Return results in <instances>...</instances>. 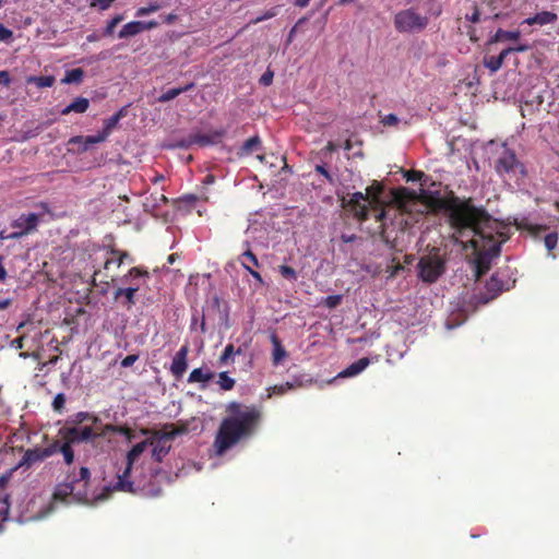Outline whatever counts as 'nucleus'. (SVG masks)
I'll return each instance as SVG.
<instances>
[{"instance_id": "nucleus-18", "label": "nucleus", "mask_w": 559, "mask_h": 559, "mask_svg": "<svg viewBox=\"0 0 559 559\" xmlns=\"http://www.w3.org/2000/svg\"><path fill=\"white\" fill-rule=\"evenodd\" d=\"M148 272L140 266H133L129 270L127 274H124L122 277H120V282L122 284L130 285H140L141 286V278H147Z\"/></svg>"}, {"instance_id": "nucleus-14", "label": "nucleus", "mask_w": 559, "mask_h": 559, "mask_svg": "<svg viewBox=\"0 0 559 559\" xmlns=\"http://www.w3.org/2000/svg\"><path fill=\"white\" fill-rule=\"evenodd\" d=\"M51 455V451L48 448L40 449V448H34V449H27L21 461L19 462L17 467H25L29 468L34 464L44 461L46 457Z\"/></svg>"}, {"instance_id": "nucleus-39", "label": "nucleus", "mask_w": 559, "mask_h": 559, "mask_svg": "<svg viewBox=\"0 0 559 559\" xmlns=\"http://www.w3.org/2000/svg\"><path fill=\"white\" fill-rule=\"evenodd\" d=\"M236 381L228 376L226 371L219 372L217 384L224 391L234 389Z\"/></svg>"}, {"instance_id": "nucleus-6", "label": "nucleus", "mask_w": 559, "mask_h": 559, "mask_svg": "<svg viewBox=\"0 0 559 559\" xmlns=\"http://www.w3.org/2000/svg\"><path fill=\"white\" fill-rule=\"evenodd\" d=\"M133 464H129V462L126 461L124 468L122 471H118L117 473V481L114 486L115 489L130 492V493H136L141 491L144 496L147 497H158L162 493L160 487H145L142 486L140 483H136L134 480H131V471H132Z\"/></svg>"}, {"instance_id": "nucleus-64", "label": "nucleus", "mask_w": 559, "mask_h": 559, "mask_svg": "<svg viewBox=\"0 0 559 559\" xmlns=\"http://www.w3.org/2000/svg\"><path fill=\"white\" fill-rule=\"evenodd\" d=\"M177 14L169 13L163 17V22L169 25L173 24L177 20Z\"/></svg>"}, {"instance_id": "nucleus-29", "label": "nucleus", "mask_w": 559, "mask_h": 559, "mask_svg": "<svg viewBox=\"0 0 559 559\" xmlns=\"http://www.w3.org/2000/svg\"><path fill=\"white\" fill-rule=\"evenodd\" d=\"M194 87V83H189L182 87H175V88H170L168 90L167 92L163 93L159 97H158V102L159 103H167L174 98H176L177 96H179L180 94L185 93V92H188L190 90H192Z\"/></svg>"}, {"instance_id": "nucleus-23", "label": "nucleus", "mask_w": 559, "mask_h": 559, "mask_svg": "<svg viewBox=\"0 0 559 559\" xmlns=\"http://www.w3.org/2000/svg\"><path fill=\"white\" fill-rule=\"evenodd\" d=\"M520 31H506L498 28L495 35L489 39V44L502 43V41H518L520 39Z\"/></svg>"}, {"instance_id": "nucleus-1", "label": "nucleus", "mask_w": 559, "mask_h": 559, "mask_svg": "<svg viewBox=\"0 0 559 559\" xmlns=\"http://www.w3.org/2000/svg\"><path fill=\"white\" fill-rule=\"evenodd\" d=\"M427 204L433 212L443 211L447 214L448 223L453 229L456 240L472 236L468 242L471 247L477 249L480 245L476 237L481 240L492 239L486 229L491 228L495 221L483 206H476L472 198L462 199L451 191L443 198H429Z\"/></svg>"}, {"instance_id": "nucleus-9", "label": "nucleus", "mask_w": 559, "mask_h": 559, "mask_svg": "<svg viewBox=\"0 0 559 559\" xmlns=\"http://www.w3.org/2000/svg\"><path fill=\"white\" fill-rule=\"evenodd\" d=\"M39 224V215L35 213L22 214L16 219L11 223V227L15 230L13 231V237L22 238L25 235H28L37 229Z\"/></svg>"}, {"instance_id": "nucleus-4", "label": "nucleus", "mask_w": 559, "mask_h": 559, "mask_svg": "<svg viewBox=\"0 0 559 559\" xmlns=\"http://www.w3.org/2000/svg\"><path fill=\"white\" fill-rule=\"evenodd\" d=\"M186 432L187 427L185 425L176 426L175 424H166L162 429L152 431V436L147 440L148 445L153 447L152 456L154 460L162 462L171 449V441L177 436Z\"/></svg>"}, {"instance_id": "nucleus-7", "label": "nucleus", "mask_w": 559, "mask_h": 559, "mask_svg": "<svg viewBox=\"0 0 559 559\" xmlns=\"http://www.w3.org/2000/svg\"><path fill=\"white\" fill-rule=\"evenodd\" d=\"M428 25V17L414 9H405L394 16V26L400 33H419Z\"/></svg>"}, {"instance_id": "nucleus-38", "label": "nucleus", "mask_w": 559, "mask_h": 559, "mask_svg": "<svg viewBox=\"0 0 559 559\" xmlns=\"http://www.w3.org/2000/svg\"><path fill=\"white\" fill-rule=\"evenodd\" d=\"M167 203H168V199L165 194L155 193V194H151L146 199V202L144 203V205L151 206L153 210H155L156 207H159L162 204H167Z\"/></svg>"}, {"instance_id": "nucleus-3", "label": "nucleus", "mask_w": 559, "mask_h": 559, "mask_svg": "<svg viewBox=\"0 0 559 559\" xmlns=\"http://www.w3.org/2000/svg\"><path fill=\"white\" fill-rule=\"evenodd\" d=\"M90 477V469L84 466L80 468V478H76L75 474H68L66 480L56 486L53 500L64 502L70 496H74L78 500H88Z\"/></svg>"}, {"instance_id": "nucleus-30", "label": "nucleus", "mask_w": 559, "mask_h": 559, "mask_svg": "<svg viewBox=\"0 0 559 559\" xmlns=\"http://www.w3.org/2000/svg\"><path fill=\"white\" fill-rule=\"evenodd\" d=\"M212 308L219 314V320L227 325L228 322V307L217 295L212 298Z\"/></svg>"}, {"instance_id": "nucleus-27", "label": "nucleus", "mask_w": 559, "mask_h": 559, "mask_svg": "<svg viewBox=\"0 0 559 559\" xmlns=\"http://www.w3.org/2000/svg\"><path fill=\"white\" fill-rule=\"evenodd\" d=\"M124 116V110L120 109L118 112L109 117L104 121L103 130L99 131L104 138L107 140V138L110 135L112 130L117 127L121 118Z\"/></svg>"}, {"instance_id": "nucleus-59", "label": "nucleus", "mask_w": 559, "mask_h": 559, "mask_svg": "<svg viewBox=\"0 0 559 559\" xmlns=\"http://www.w3.org/2000/svg\"><path fill=\"white\" fill-rule=\"evenodd\" d=\"M11 83V78L8 71L1 70L0 71V84L3 86H9Z\"/></svg>"}, {"instance_id": "nucleus-47", "label": "nucleus", "mask_w": 559, "mask_h": 559, "mask_svg": "<svg viewBox=\"0 0 559 559\" xmlns=\"http://www.w3.org/2000/svg\"><path fill=\"white\" fill-rule=\"evenodd\" d=\"M116 0H90L91 8H98L100 11L108 10Z\"/></svg>"}, {"instance_id": "nucleus-46", "label": "nucleus", "mask_w": 559, "mask_h": 559, "mask_svg": "<svg viewBox=\"0 0 559 559\" xmlns=\"http://www.w3.org/2000/svg\"><path fill=\"white\" fill-rule=\"evenodd\" d=\"M246 260L250 262V265H253L255 267L260 266L257 255L249 248L240 257V262H246Z\"/></svg>"}, {"instance_id": "nucleus-48", "label": "nucleus", "mask_w": 559, "mask_h": 559, "mask_svg": "<svg viewBox=\"0 0 559 559\" xmlns=\"http://www.w3.org/2000/svg\"><path fill=\"white\" fill-rule=\"evenodd\" d=\"M66 396L63 393H58L52 401V408L55 412L61 413L64 408Z\"/></svg>"}, {"instance_id": "nucleus-41", "label": "nucleus", "mask_w": 559, "mask_h": 559, "mask_svg": "<svg viewBox=\"0 0 559 559\" xmlns=\"http://www.w3.org/2000/svg\"><path fill=\"white\" fill-rule=\"evenodd\" d=\"M9 495L0 496V518L2 521H7L10 512Z\"/></svg>"}, {"instance_id": "nucleus-35", "label": "nucleus", "mask_w": 559, "mask_h": 559, "mask_svg": "<svg viewBox=\"0 0 559 559\" xmlns=\"http://www.w3.org/2000/svg\"><path fill=\"white\" fill-rule=\"evenodd\" d=\"M162 8H163V3L158 0H154V1H151L146 7H140L135 11V16L143 17V16H146L154 12L159 11Z\"/></svg>"}, {"instance_id": "nucleus-62", "label": "nucleus", "mask_w": 559, "mask_h": 559, "mask_svg": "<svg viewBox=\"0 0 559 559\" xmlns=\"http://www.w3.org/2000/svg\"><path fill=\"white\" fill-rule=\"evenodd\" d=\"M59 357L58 356H53L51 357L48 361H45V362H40L38 365V370H44L47 366H50V365H55L57 361H58Z\"/></svg>"}, {"instance_id": "nucleus-15", "label": "nucleus", "mask_w": 559, "mask_h": 559, "mask_svg": "<svg viewBox=\"0 0 559 559\" xmlns=\"http://www.w3.org/2000/svg\"><path fill=\"white\" fill-rule=\"evenodd\" d=\"M140 285H130L128 287H119L114 293V299L118 301L123 298L121 302L123 307L130 310L136 302L135 294L139 292Z\"/></svg>"}, {"instance_id": "nucleus-60", "label": "nucleus", "mask_w": 559, "mask_h": 559, "mask_svg": "<svg viewBox=\"0 0 559 559\" xmlns=\"http://www.w3.org/2000/svg\"><path fill=\"white\" fill-rule=\"evenodd\" d=\"M106 430L114 431V432H119V433H122V435H127V433L130 432V429L127 428V427H117V426H112V425H107L106 426Z\"/></svg>"}, {"instance_id": "nucleus-57", "label": "nucleus", "mask_w": 559, "mask_h": 559, "mask_svg": "<svg viewBox=\"0 0 559 559\" xmlns=\"http://www.w3.org/2000/svg\"><path fill=\"white\" fill-rule=\"evenodd\" d=\"M316 171L318 174L324 176L330 183L333 182V177L331 176V174L329 173V170L325 168L324 165H317L316 166Z\"/></svg>"}, {"instance_id": "nucleus-45", "label": "nucleus", "mask_w": 559, "mask_h": 559, "mask_svg": "<svg viewBox=\"0 0 559 559\" xmlns=\"http://www.w3.org/2000/svg\"><path fill=\"white\" fill-rule=\"evenodd\" d=\"M295 388H296V385L294 383L286 382L284 384L274 385L270 390H271V394L282 395V394H285L286 392H288L289 390H293Z\"/></svg>"}, {"instance_id": "nucleus-42", "label": "nucleus", "mask_w": 559, "mask_h": 559, "mask_svg": "<svg viewBox=\"0 0 559 559\" xmlns=\"http://www.w3.org/2000/svg\"><path fill=\"white\" fill-rule=\"evenodd\" d=\"M235 356V346L233 344H228L225 346L222 355L219 356V364L227 365L228 360Z\"/></svg>"}, {"instance_id": "nucleus-43", "label": "nucleus", "mask_w": 559, "mask_h": 559, "mask_svg": "<svg viewBox=\"0 0 559 559\" xmlns=\"http://www.w3.org/2000/svg\"><path fill=\"white\" fill-rule=\"evenodd\" d=\"M277 15V8H272L267 11H265L262 15L257 16L255 19H252L249 24H258L260 22H263L265 20L272 19Z\"/></svg>"}, {"instance_id": "nucleus-56", "label": "nucleus", "mask_w": 559, "mask_h": 559, "mask_svg": "<svg viewBox=\"0 0 559 559\" xmlns=\"http://www.w3.org/2000/svg\"><path fill=\"white\" fill-rule=\"evenodd\" d=\"M138 359H139V355H135V354L128 355L121 360V367H123V368L131 367Z\"/></svg>"}, {"instance_id": "nucleus-24", "label": "nucleus", "mask_w": 559, "mask_h": 559, "mask_svg": "<svg viewBox=\"0 0 559 559\" xmlns=\"http://www.w3.org/2000/svg\"><path fill=\"white\" fill-rule=\"evenodd\" d=\"M507 58L506 52L502 50L498 56H485L483 64L491 72L496 73L503 66L504 59Z\"/></svg>"}, {"instance_id": "nucleus-40", "label": "nucleus", "mask_w": 559, "mask_h": 559, "mask_svg": "<svg viewBox=\"0 0 559 559\" xmlns=\"http://www.w3.org/2000/svg\"><path fill=\"white\" fill-rule=\"evenodd\" d=\"M60 452L62 453V455L64 457V462L68 465L73 463V461H74V452H73V449H72V443H70L69 441L66 440L64 443L60 448Z\"/></svg>"}, {"instance_id": "nucleus-52", "label": "nucleus", "mask_w": 559, "mask_h": 559, "mask_svg": "<svg viewBox=\"0 0 559 559\" xmlns=\"http://www.w3.org/2000/svg\"><path fill=\"white\" fill-rule=\"evenodd\" d=\"M399 121H400V119L394 114H389L381 118V123L384 127H396Z\"/></svg>"}, {"instance_id": "nucleus-26", "label": "nucleus", "mask_w": 559, "mask_h": 559, "mask_svg": "<svg viewBox=\"0 0 559 559\" xmlns=\"http://www.w3.org/2000/svg\"><path fill=\"white\" fill-rule=\"evenodd\" d=\"M142 24L141 21H131L122 26V28L118 33V38L126 39L129 37H133L142 33Z\"/></svg>"}, {"instance_id": "nucleus-21", "label": "nucleus", "mask_w": 559, "mask_h": 559, "mask_svg": "<svg viewBox=\"0 0 559 559\" xmlns=\"http://www.w3.org/2000/svg\"><path fill=\"white\" fill-rule=\"evenodd\" d=\"M271 342L273 345L272 364L278 366L287 357V352L275 333L271 335Z\"/></svg>"}, {"instance_id": "nucleus-22", "label": "nucleus", "mask_w": 559, "mask_h": 559, "mask_svg": "<svg viewBox=\"0 0 559 559\" xmlns=\"http://www.w3.org/2000/svg\"><path fill=\"white\" fill-rule=\"evenodd\" d=\"M557 21V14L549 11H542L536 13L534 16L527 17L524 23L527 25H546Z\"/></svg>"}, {"instance_id": "nucleus-2", "label": "nucleus", "mask_w": 559, "mask_h": 559, "mask_svg": "<svg viewBox=\"0 0 559 559\" xmlns=\"http://www.w3.org/2000/svg\"><path fill=\"white\" fill-rule=\"evenodd\" d=\"M227 416L219 424L213 447L217 455L225 454L242 439L251 437L259 427L262 412L255 405L230 402L226 406Z\"/></svg>"}, {"instance_id": "nucleus-44", "label": "nucleus", "mask_w": 559, "mask_h": 559, "mask_svg": "<svg viewBox=\"0 0 559 559\" xmlns=\"http://www.w3.org/2000/svg\"><path fill=\"white\" fill-rule=\"evenodd\" d=\"M278 271L281 275L289 281L297 280V272L289 265H280Z\"/></svg>"}, {"instance_id": "nucleus-54", "label": "nucleus", "mask_w": 559, "mask_h": 559, "mask_svg": "<svg viewBox=\"0 0 559 559\" xmlns=\"http://www.w3.org/2000/svg\"><path fill=\"white\" fill-rule=\"evenodd\" d=\"M274 78V72L270 69H267L260 78V84L263 86H269L272 84Z\"/></svg>"}, {"instance_id": "nucleus-58", "label": "nucleus", "mask_w": 559, "mask_h": 559, "mask_svg": "<svg viewBox=\"0 0 559 559\" xmlns=\"http://www.w3.org/2000/svg\"><path fill=\"white\" fill-rule=\"evenodd\" d=\"M13 33L0 23V40H8L12 37Z\"/></svg>"}, {"instance_id": "nucleus-63", "label": "nucleus", "mask_w": 559, "mask_h": 559, "mask_svg": "<svg viewBox=\"0 0 559 559\" xmlns=\"http://www.w3.org/2000/svg\"><path fill=\"white\" fill-rule=\"evenodd\" d=\"M423 177V173L421 171H416V170H413V171H409L407 175H406V178L407 180H419L421 179Z\"/></svg>"}, {"instance_id": "nucleus-34", "label": "nucleus", "mask_w": 559, "mask_h": 559, "mask_svg": "<svg viewBox=\"0 0 559 559\" xmlns=\"http://www.w3.org/2000/svg\"><path fill=\"white\" fill-rule=\"evenodd\" d=\"M83 75L84 71L81 68H75L67 71L61 82L64 84H79L82 82Z\"/></svg>"}, {"instance_id": "nucleus-49", "label": "nucleus", "mask_w": 559, "mask_h": 559, "mask_svg": "<svg viewBox=\"0 0 559 559\" xmlns=\"http://www.w3.org/2000/svg\"><path fill=\"white\" fill-rule=\"evenodd\" d=\"M111 253L117 257L115 263L120 266L126 260H131L130 254L127 251H120L118 249H111Z\"/></svg>"}, {"instance_id": "nucleus-5", "label": "nucleus", "mask_w": 559, "mask_h": 559, "mask_svg": "<svg viewBox=\"0 0 559 559\" xmlns=\"http://www.w3.org/2000/svg\"><path fill=\"white\" fill-rule=\"evenodd\" d=\"M417 267L419 278L432 284L445 272V260L439 254V249L433 248L429 254L419 259Z\"/></svg>"}, {"instance_id": "nucleus-8", "label": "nucleus", "mask_w": 559, "mask_h": 559, "mask_svg": "<svg viewBox=\"0 0 559 559\" xmlns=\"http://www.w3.org/2000/svg\"><path fill=\"white\" fill-rule=\"evenodd\" d=\"M366 202L370 204V199L367 193L362 192L353 193L347 201L344 198L342 199L343 207L347 209L359 222H365L369 218V206Z\"/></svg>"}, {"instance_id": "nucleus-50", "label": "nucleus", "mask_w": 559, "mask_h": 559, "mask_svg": "<svg viewBox=\"0 0 559 559\" xmlns=\"http://www.w3.org/2000/svg\"><path fill=\"white\" fill-rule=\"evenodd\" d=\"M531 49V46L527 45V44H519V45H515V46H510V47H507L503 49V51L506 52L507 57L510 55V53H513V52H525V51H528Z\"/></svg>"}, {"instance_id": "nucleus-61", "label": "nucleus", "mask_w": 559, "mask_h": 559, "mask_svg": "<svg viewBox=\"0 0 559 559\" xmlns=\"http://www.w3.org/2000/svg\"><path fill=\"white\" fill-rule=\"evenodd\" d=\"M142 24V31H150L153 28H156L158 26V22L152 20V21H141Z\"/></svg>"}, {"instance_id": "nucleus-28", "label": "nucleus", "mask_w": 559, "mask_h": 559, "mask_svg": "<svg viewBox=\"0 0 559 559\" xmlns=\"http://www.w3.org/2000/svg\"><path fill=\"white\" fill-rule=\"evenodd\" d=\"M261 148V139L258 135L249 138L240 147L238 155L240 157L248 156Z\"/></svg>"}, {"instance_id": "nucleus-51", "label": "nucleus", "mask_w": 559, "mask_h": 559, "mask_svg": "<svg viewBox=\"0 0 559 559\" xmlns=\"http://www.w3.org/2000/svg\"><path fill=\"white\" fill-rule=\"evenodd\" d=\"M545 247L551 251L556 248L557 246V242H558V235L557 233H550L548 234L546 237H545Z\"/></svg>"}, {"instance_id": "nucleus-32", "label": "nucleus", "mask_w": 559, "mask_h": 559, "mask_svg": "<svg viewBox=\"0 0 559 559\" xmlns=\"http://www.w3.org/2000/svg\"><path fill=\"white\" fill-rule=\"evenodd\" d=\"M213 376L214 374L211 371H205L203 368H195L190 372L188 382H207L213 378Z\"/></svg>"}, {"instance_id": "nucleus-33", "label": "nucleus", "mask_w": 559, "mask_h": 559, "mask_svg": "<svg viewBox=\"0 0 559 559\" xmlns=\"http://www.w3.org/2000/svg\"><path fill=\"white\" fill-rule=\"evenodd\" d=\"M382 192L383 187L378 182H374L373 185L367 187L366 193L370 199V206L376 207L380 203Z\"/></svg>"}, {"instance_id": "nucleus-19", "label": "nucleus", "mask_w": 559, "mask_h": 559, "mask_svg": "<svg viewBox=\"0 0 559 559\" xmlns=\"http://www.w3.org/2000/svg\"><path fill=\"white\" fill-rule=\"evenodd\" d=\"M486 289L490 295L483 299L484 304L496 298L503 289H506V287L504 283L499 278L498 274H493L486 283Z\"/></svg>"}, {"instance_id": "nucleus-13", "label": "nucleus", "mask_w": 559, "mask_h": 559, "mask_svg": "<svg viewBox=\"0 0 559 559\" xmlns=\"http://www.w3.org/2000/svg\"><path fill=\"white\" fill-rule=\"evenodd\" d=\"M224 135H225L224 130H216L210 134L195 133V134H191L188 138L187 142L186 143L182 142L180 145L185 146V147H188L193 144H197L199 146L212 145V144L218 143Z\"/></svg>"}, {"instance_id": "nucleus-37", "label": "nucleus", "mask_w": 559, "mask_h": 559, "mask_svg": "<svg viewBox=\"0 0 559 559\" xmlns=\"http://www.w3.org/2000/svg\"><path fill=\"white\" fill-rule=\"evenodd\" d=\"M123 19L124 16L122 14H116L111 20H109L103 29V36L111 37L115 33V28L123 21Z\"/></svg>"}, {"instance_id": "nucleus-20", "label": "nucleus", "mask_w": 559, "mask_h": 559, "mask_svg": "<svg viewBox=\"0 0 559 559\" xmlns=\"http://www.w3.org/2000/svg\"><path fill=\"white\" fill-rule=\"evenodd\" d=\"M370 364V359L368 357H362L352 365H349L347 368H345L343 371L338 373V377L342 378H349L359 374L362 372Z\"/></svg>"}, {"instance_id": "nucleus-31", "label": "nucleus", "mask_w": 559, "mask_h": 559, "mask_svg": "<svg viewBox=\"0 0 559 559\" xmlns=\"http://www.w3.org/2000/svg\"><path fill=\"white\" fill-rule=\"evenodd\" d=\"M147 447V439L134 444L131 448V450L127 453L126 461L129 462V464H134V462L140 457V455L145 451Z\"/></svg>"}, {"instance_id": "nucleus-17", "label": "nucleus", "mask_w": 559, "mask_h": 559, "mask_svg": "<svg viewBox=\"0 0 559 559\" xmlns=\"http://www.w3.org/2000/svg\"><path fill=\"white\" fill-rule=\"evenodd\" d=\"M104 141H106V139L104 138V135L100 132H98L95 135H87V136L75 135V136H72L69 140V145H76V144H79L80 145L79 152H86L87 150H90V147L92 145L102 143Z\"/></svg>"}, {"instance_id": "nucleus-10", "label": "nucleus", "mask_w": 559, "mask_h": 559, "mask_svg": "<svg viewBox=\"0 0 559 559\" xmlns=\"http://www.w3.org/2000/svg\"><path fill=\"white\" fill-rule=\"evenodd\" d=\"M61 433L64 438V440L69 441L70 443H80V442H87L93 441L94 439L98 438L99 435L96 433L92 427L85 426V427H64L61 429Z\"/></svg>"}, {"instance_id": "nucleus-55", "label": "nucleus", "mask_w": 559, "mask_h": 559, "mask_svg": "<svg viewBox=\"0 0 559 559\" xmlns=\"http://www.w3.org/2000/svg\"><path fill=\"white\" fill-rule=\"evenodd\" d=\"M241 265H242V266H243V267H245V269L250 273V275H251L254 280H257L261 285H263V284H264L263 278H262L261 274H260L258 271L253 270V269H252V267H251L247 262H245V261H241Z\"/></svg>"}, {"instance_id": "nucleus-53", "label": "nucleus", "mask_w": 559, "mask_h": 559, "mask_svg": "<svg viewBox=\"0 0 559 559\" xmlns=\"http://www.w3.org/2000/svg\"><path fill=\"white\" fill-rule=\"evenodd\" d=\"M342 301V296L341 295H331V296H328L324 300V305L330 308V309H333V308H336Z\"/></svg>"}, {"instance_id": "nucleus-36", "label": "nucleus", "mask_w": 559, "mask_h": 559, "mask_svg": "<svg viewBox=\"0 0 559 559\" xmlns=\"http://www.w3.org/2000/svg\"><path fill=\"white\" fill-rule=\"evenodd\" d=\"M27 82L34 83L39 88L50 87L55 83V78L52 75L29 76Z\"/></svg>"}, {"instance_id": "nucleus-12", "label": "nucleus", "mask_w": 559, "mask_h": 559, "mask_svg": "<svg viewBox=\"0 0 559 559\" xmlns=\"http://www.w3.org/2000/svg\"><path fill=\"white\" fill-rule=\"evenodd\" d=\"M188 354L189 346L186 344L180 347V349L176 353V355L173 358L169 370L177 380H180L185 372L187 371Z\"/></svg>"}, {"instance_id": "nucleus-16", "label": "nucleus", "mask_w": 559, "mask_h": 559, "mask_svg": "<svg viewBox=\"0 0 559 559\" xmlns=\"http://www.w3.org/2000/svg\"><path fill=\"white\" fill-rule=\"evenodd\" d=\"M508 1L509 0H490L488 3H486L487 10L485 9V7H481L480 9L475 8L473 14L471 16H467V19L474 23L478 22L480 20V14L483 13H489L491 14L492 17H498L501 14V12L498 11V9L501 5H506Z\"/></svg>"}, {"instance_id": "nucleus-11", "label": "nucleus", "mask_w": 559, "mask_h": 559, "mask_svg": "<svg viewBox=\"0 0 559 559\" xmlns=\"http://www.w3.org/2000/svg\"><path fill=\"white\" fill-rule=\"evenodd\" d=\"M519 160L512 150L504 148L495 164V169L499 175L514 173L519 166Z\"/></svg>"}, {"instance_id": "nucleus-25", "label": "nucleus", "mask_w": 559, "mask_h": 559, "mask_svg": "<svg viewBox=\"0 0 559 559\" xmlns=\"http://www.w3.org/2000/svg\"><path fill=\"white\" fill-rule=\"evenodd\" d=\"M90 107V100L85 97H76L71 104L61 110V115H68L70 112L83 114Z\"/></svg>"}]
</instances>
